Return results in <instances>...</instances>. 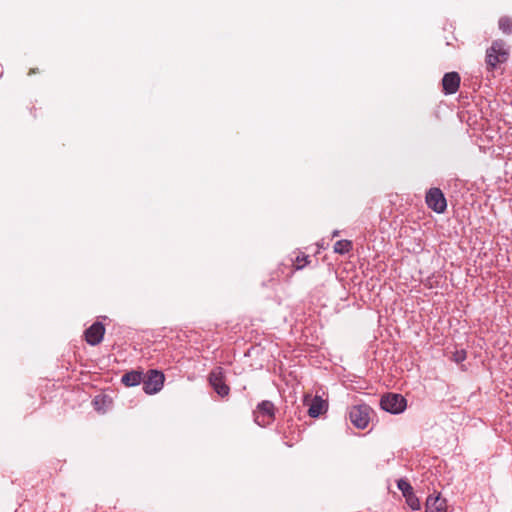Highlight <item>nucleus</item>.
Segmentation results:
<instances>
[{
    "instance_id": "1",
    "label": "nucleus",
    "mask_w": 512,
    "mask_h": 512,
    "mask_svg": "<svg viewBox=\"0 0 512 512\" xmlns=\"http://www.w3.org/2000/svg\"><path fill=\"white\" fill-rule=\"evenodd\" d=\"M374 414V410L366 403L353 405L348 410V418L357 429H365Z\"/></svg>"
},
{
    "instance_id": "2",
    "label": "nucleus",
    "mask_w": 512,
    "mask_h": 512,
    "mask_svg": "<svg viewBox=\"0 0 512 512\" xmlns=\"http://www.w3.org/2000/svg\"><path fill=\"white\" fill-rule=\"evenodd\" d=\"M509 52L502 40H496L486 50V65L489 71H493L499 64L507 61Z\"/></svg>"
},
{
    "instance_id": "3",
    "label": "nucleus",
    "mask_w": 512,
    "mask_h": 512,
    "mask_svg": "<svg viewBox=\"0 0 512 512\" xmlns=\"http://www.w3.org/2000/svg\"><path fill=\"white\" fill-rule=\"evenodd\" d=\"M276 407L272 401L259 402L253 411L254 421L260 427H267L275 421Z\"/></svg>"
},
{
    "instance_id": "4",
    "label": "nucleus",
    "mask_w": 512,
    "mask_h": 512,
    "mask_svg": "<svg viewBox=\"0 0 512 512\" xmlns=\"http://www.w3.org/2000/svg\"><path fill=\"white\" fill-rule=\"evenodd\" d=\"M165 382V375L158 369H149L144 372L142 389L148 395H154L162 390Z\"/></svg>"
},
{
    "instance_id": "5",
    "label": "nucleus",
    "mask_w": 512,
    "mask_h": 512,
    "mask_svg": "<svg viewBox=\"0 0 512 512\" xmlns=\"http://www.w3.org/2000/svg\"><path fill=\"white\" fill-rule=\"evenodd\" d=\"M380 407L391 414H401L407 408V399L398 393H386L380 399Z\"/></svg>"
},
{
    "instance_id": "6",
    "label": "nucleus",
    "mask_w": 512,
    "mask_h": 512,
    "mask_svg": "<svg viewBox=\"0 0 512 512\" xmlns=\"http://www.w3.org/2000/svg\"><path fill=\"white\" fill-rule=\"evenodd\" d=\"M208 381L213 390L222 398L230 393V387L226 384L224 369L221 366L214 367L208 376Z\"/></svg>"
},
{
    "instance_id": "7",
    "label": "nucleus",
    "mask_w": 512,
    "mask_h": 512,
    "mask_svg": "<svg viewBox=\"0 0 512 512\" xmlns=\"http://www.w3.org/2000/svg\"><path fill=\"white\" fill-rule=\"evenodd\" d=\"M397 487L402 492L405 502L411 510L418 511L421 509L420 500L416 496L412 485L407 479L400 478L397 480Z\"/></svg>"
},
{
    "instance_id": "8",
    "label": "nucleus",
    "mask_w": 512,
    "mask_h": 512,
    "mask_svg": "<svg viewBox=\"0 0 512 512\" xmlns=\"http://www.w3.org/2000/svg\"><path fill=\"white\" fill-rule=\"evenodd\" d=\"M304 405H308V415L311 418H318L319 416L325 414L328 410V402L323 400L321 396H314L311 399V395L307 394L303 399Z\"/></svg>"
},
{
    "instance_id": "9",
    "label": "nucleus",
    "mask_w": 512,
    "mask_h": 512,
    "mask_svg": "<svg viewBox=\"0 0 512 512\" xmlns=\"http://www.w3.org/2000/svg\"><path fill=\"white\" fill-rule=\"evenodd\" d=\"M426 204L436 213H443L446 210L447 202L444 194L439 188H430L426 193Z\"/></svg>"
},
{
    "instance_id": "10",
    "label": "nucleus",
    "mask_w": 512,
    "mask_h": 512,
    "mask_svg": "<svg viewBox=\"0 0 512 512\" xmlns=\"http://www.w3.org/2000/svg\"><path fill=\"white\" fill-rule=\"evenodd\" d=\"M447 500L441 497L440 492L434 491L430 494L425 502V512H447Z\"/></svg>"
},
{
    "instance_id": "11",
    "label": "nucleus",
    "mask_w": 512,
    "mask_h": 512,
    "mask_svg": "<svg viewBox=\"0 0 512 512\" xmlns=\"http://www.w3.org/2000/svg\"><path fill=\"white\" fill-rule=\"evenodd\" d=\"M104 334V325L101 322H95L85 330L84 338L90 345H96L102 341Z\"/></svg>"
},
{
    "instance_id": "12",
    "label": "nucleus",
    "mask_w": 512,
    "mask_h": 512,
    "mask_svg": "<svg viewBox=\"0 0 512 512\" xmlns=\"http://www.w3.org/2000/svg\"><path fill=\"white\" fill-rule=\"evenodd\" d=\"M460 76L457 72L446 73L442 79V87L446 94H454L459 89Z\"/></svg>"
},
{
    "instance_id": "13",
    "label": "nucleus",
    "mask_w": 512,
    "mask_h": 512,
    "mask_svg": "<svg viewBox=\"0 0 512 512\" xmlns=\"http://www.w3.org/2000/svg\"><path fill=\"white\" fill-rule=\"evenodd\" d=\"M144 379V371L142 369L131 370L125 372L121 377V383L125 387H134L142 384Z\"/></svg>"
},
{
    "instance_id": "14",
    "label": "nucleus",
    "mask_w": 512,
    "mask_h": 512,
    "mask_svg": "<svg viewBox=\"0 0 512 512\" xmlns=\"http://www.w3.org/2000/svg\"><path fill=\"white\" fill-rule=\"evenodd\" d=\"M92 404L97 412L104 413L112 405V399L106 394H99L93 398Z\"/></svg>"
},
{
    "instance_id": "15",
    "label": "nucleus",
    "mask_w": 512,
    "mask_h": 512,
    "mask_svg": "<svg viewBox=\"0 0 512 512\" xmlns=\"http://www.w3.org/2000/svg\"><path fill=\"white\" fill-rule=\"evenodd\" d=\"M279 433L283 434L284 443L288 447H292L296 442L300 440V431L294 430L290 433V435H287L285 431H282V427H278Z\"/></svg>"
},
{
    "instance_id": "16",
    "label": "nucleus",
    "mask_w": 512,
    "mask_h": 512,
    "mask_svg": "<svg viewBox=\"0 0 512 512\" xmlns=\"http://www.w3.org/2000/svg\"><path fill=\"white\" fill-rule=\"evenodd\" d=\"M352 249V242L349 240H339L334 244V252L338 254L348 253Z\"/></svg>"
},
{
    "instance_id": "17",
    "label": "nucleus",
    "mask_w": 512,
    "mask_h": 512,
    "mask_svg": "<svg viewBox=\"0 0 512 512\" xmlns=\"http://www.w3.org/2000/svg\"><path fill=\"white\" fill-rule=\"evenodd\" d=\"M499 29L504 34H512V18L509 16H502L498 22Z\"/></svg>"
},
{
    "instance_id": "18",
    "label": "nucleus",
    "mask_w": 512,
    "mask_h": 512,
    "mask_svg": "<svg viewBox=\"0 0 512 512\" xmlns=\"http://www.w3.org/2000/svg\"><path fill=\"white\" fill-rule=\"evenodd\" d=\"M309 263L307 255H299L295 259L296 269H302Z\"/></svg>"
},
{
    "instance_id": "19",
    "label": "nucleus",
    "mask_w": 512,
    "mask_h": 512,
    "mask_svg": "<svg viewBox=\"0 0 512 512\" xmlns=\"http://www.w3.org/2000/svg\"><path fill=\"white\" fill-rule=\"evenodd\" d=\"M466 358H467V354H450L449 359L457 364H461L462 369L465 370L462 362H464L466 360Z\"/></svg>"
},
{
    "instance_id": "20",
    "label": "nucleus",
    "mask_w": 512,
    "mask_h": 512,
    "mask_svg": "<svg viewBox=\"0 0 512 512\" xmlns=\"http://www.w3.org/2000/svg\"><path fill=\"white\" fill-rule=\"evenodd\" d=\"M320 356H322L324 358V354H315L314 356L311 355L310 363L312 365L320 364L321 363V361L319 360Z\"/></svg>"
},
{
    "instance_id": "21",
    "label": "nucleus",
    "mask_w": 512,
    "mask_h": 512,
    "mask_svg": "<svg viewBox=\"0 0 512 512\" xmlns=\"http://www.w3.org/2000/svg\"><path fill=\"white\" fill-rule=\"evenodd\" d=\"M337 235H338V231H335V232L333 233V237H335V236H337Z\"/></svg>"
}]
</instances>
